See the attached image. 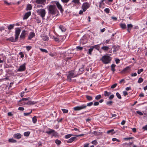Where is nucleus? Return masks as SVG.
I'll use <instances>...</instances> for the list:
<instances>
[{
	"label": "nucleus",
	"mask_w": 147,
	"mask_h": 147,
	"mask_svg": "<svg viewBox=\"0 0 147 147\" xmlns=\"http://www.w3.org/2000/svg\"><path fill=\"white\" fill-rule=\"evenodd\" d=\"M93 104L92 102H91L87 104V105L83 104L80 106H78L75 107L73 108L74 110L75 111H78L86 109L87 106H91Z\"/></svg>",
	"instance_id": "7ed1b4c3"
},
{
	"label": "nucleus",
	"mask_w": 147,
	"mask_h": 147,
	"mask_svg": "<svg viewBox=\"0 0 147 147\" xmlns=\"http://www.w3.org/2000/svg\"><path fill=\"white\" fill-rule=\"evenodd\" d=\"M104 11L105 12L108 13L109 12L110 10L109 9L107 8L105 9Z\"/></svg>",
	"instance_id": "864d4df0"
},
{
	"label": "nucleus",
	"mask_w": 147,
	"mask_h": 147,
	"mask_svg": "<svg viewBox=\"0 0 147 147\" xmlns=\"http://www.w3.org/2000/svg\"><path fill=\"white\" fill-rule=\"evenodd\" d=\"M131 67L129 66H127L124 68L122 71V73L128 72L130 70Z\"/></svg>",
	"instance_id": "ddd939ff"
},
{
	"label": "nucleus",
	"mask_w": 147,
	"mask_h": 147,
	"mask_svg": "<svg viewBox=\"0 0 147 147\" xmlns=\"http://www.w3.org/2000/svg\"><path fill=\"white\" fill-rule=\"evenodd\" d=\"M49 131H47L45 132L49 135L51 134V133H53V132H55V130L50 129H49Z\"/></svg>",
	"instance_id": "4be33fe9"
},
{
	"label": "nucleus",
	"mask_w": 147,
	"mask_h": 147,
	"mask_svg": "<svg viewBox=\"0 0 147 147\" xmlns=\"http://www.w3.org/2000/svg\"><path fill=\"white\" fill-rule=\"evenodd\" d=\"M21 134L19 133L15 134L13 135V137L14 138L18 139L20 138L21 137Z\"/></svg>",
	"instance_id": "a211bd4d"
},
{
	"label": "nucleus",
	"mask_w": 147,
	"mask_h": 147,
	"mask_svg": "<svg viewBox=\"0 0 147 147\" xmlns=\"http://www.w3.org/2000/svg\"><path fill=\"white\" fill-rule=\"evenodd\" d=\"M4 61V60H1L0 59V67L2 66V64H1L2 63H3Z\"/></svg>",
	"instance_id": "e2e57ef3"
},
{
	"label": "nucleus",
	"mask_w": 147,
	"mask_h": 147,
	"mask_svg": "<svg viewBox=\"0 0 147 147\" xmlns=\"http://www.w3.org/2000/svg\"><path fill=\"white\" fill-rule=\"evenodd\" d=\"M137 75V74L135 72L133 74H132L131 75V76H136Z\"/></svg>",
	"instance_id": "0e129e2a"
},
{
	"label": "nucleus",
	"mask_w": 147,
	"mask_h": 147,
	"mask_svg": "<svg viewBox=\"0 0 147 147\" xmlns=\"http://www.w3.org/2000/svg\"><path fill=\"white\" fill-rule=\"evenodd\" d=\"M100 60L105 64H107L110 62V57L108 55L103 56Z\"/></svg>",
	"instance_id": "20e7f679"
},
{
	"label": "nucleus",
	"mask_w": 147,
	"mask_h": 147,
	"mask_svg": "<svg viewBox=\"0 0 147 147\" xmlns=\"http://www.w3.org/2000/svg\"><path fill=\"white\" fill-rule=\"evenodd\" d=\"M42 39L43 40L47 41L49 40V37L47 35H44L42 36Z\"/></svg>",
	"instance_id": "6ab92c4d"
},
{
	"label": "nucleus",
	"mask_w": 147,
	"mask_h": 147,
	"mask_svg": "<svg viewBox=\"0 0 147 147\" xmlns=\"http://www.w3.org/2000/svg\"><path fill=\"white\" fill-rule=\"evenodd\" d=\"M49 14L52 15H55L58 11L56 5H51L47 6Z\"/></svg>",
	"instance_id": "f03ea898"
},
{
	"label": "nucleus",
	"mask_w": 147,
	"mask_h": 147,
	"mask_svg": "<svg viewBox=\"0 0 147 147\" xmlns=\"http://www.w3.org/2000/svg\"><path fill=\"white\" fill-rule=\"evenodd\" d=\"M144 71V69H138V70L137 73L138 74H140L141 72H143Z\"/></svg>",
	"instance_id": "58836bf2"
},
{
	"label": "nucleus",
	"mask_w": 147,
	"mask_h": 147,
	"mask_svg": "<svg viewBox=\"0 0 147 147\" xmlns=\"http://www.w3.org/2000/svg\"><path fill=\"white\" fill-rule=\"evenodd\" d=\"M8 141L9 142H10L16 143V140H14L13 138L9 139Z\"/></svg>",
	"instance_id": "cd10ccee"
},
{
	"label": "nucleus",
	"mask_w": 147,
	"mask_h": 147,
	"mask_svg": "<svg viewBox=\"0 0 147 147\" xmlns=\"http://www.w3.org/2000/svg\"><path fill=\"white\" fill-rule=\"evenodd\" d=\"M133 27V25L131 24H128L127 25V31L129 32H130L132 28Z\"/></svg>",
	"instance_id": "f3484780"
},
{
	"label": "nucleus",
	"mask_w": 147,
	"mask_h": 147,
	"mask_svg": "<svg viewBox=\"0 0 147 147\" xmlns=\"http://www.w3.org/2000/svg\"><path fill=\"white\" fill-rule=\"evenodd\" d=\"M120 46L118 45L113 46L111 49V50L113 52V53L114 54H116V52L118 50Z\"/></svg>",
	"instance_id": "6e6552de"
},
{
	"label": "nucleus",
	"mask_w": 147,
	"mask_h": 147,
	"mask_svg": "<svg viewBox=\"0 0 147 147\" xmlns=\"http://www.w3.org/2000/svg\"><path fill=\"white\" fill-rule=\"evenodd\" d=\"M142 129L144 130H147V124L142 127Z\"/></svg>",
	"instance_id": "4d7b16f0"
},
{
	"label": "nucleus",
	"mask_w": 147,
	"mask_h": 147,
	"mask_svg": "<svg viewBox=\"0 0 147 147\" xmlns=\"http://www.w3.org/2000/svg\"><path fill=\"white\" fill-rule=\"evenodd\" d=\"M76 140V137H73L69 139L67 141V143H70L72 142L73 141Z\"/></svg>",
	"instance_id": "dca6fc26"
},
{
	"label": "nucleus",
	"mask_w": 147,
	"mask_h": 147,
	"mask_svg": "<svg viewBox=\"0 0 147 147\" xmlns=\"http://www.w3.org/2000/svg\"><path fill=\"white\" fill-rule=\"evenodd\" d=\"M53 39L54 40L57 42H59L60 40H59V39L58 38V37H56L55 36H53Z\"/></svg>",
	"instance_id": "c9c22d12"
},
{
	"label": "nucleus",
	"mask_w": 147,
	"mask_h": 147,
	"mask_svg": "<svg viewBox=\"0 0 147 147\" xmlns=\"http://www.w3.org/2000/svg\"><path fill=\"white\" fill-rule=\"evenodd\" d=\"M144 80L142 78H140L138 81V82L139 84L143 82Z\"/></svg>",
	"instance_id": "2f4dec72"
},
{
	"label": "nucleus",
	"mask_w": 147,
	"mask_h": 147,
	"mask_svg": "<svg viewBox=\"0 0 147 147\" xmlns=\"http://www.w3.org/2000/svg\"><path fill=\"white\" fill-rule=\"evenodd\" d=\"M32 112V111H31V112L29 113H24V116H26L30 114Z\"/></svg>",
	"instance_id": "bf43d9fd"
},
{
	"label": "nucleus",
	"mask_w": 147,
	"mask_h": 147,
	"mask_svg": "<svg viewBox=\"0 0 147 147\" xmlns=\"http://www.w3.org/2000/svg\"><path fill=\"white\" fill-rule=\"evenodd\" d=\"M134 138L133 137H129L127 138H123V140H129L130 139H134Z\"/></svg>",
	"instance_id": "a19ab883"
},
{
	"label": "nucleus",
	"mask_w": 147,
	"mask_h": 147,
	"mask_svg": "<svg viewBox=\"0 0 147 147\" xmlns=\"http://www.w3.org/2000/svg\"><path fill=\"white\" fill-rule=\"evenodd\" d=\"M53 136L56 137L58 135V133L55 131V132H53Z\"/></svg>",
	"instance_id": "09e8293b"
},
{
	"label": "nucleus",
	"mask_w": 147,
	"mask_h": 147,
	"mask_svg": "<svg viewBox=\"0 0 147 147\" xmlns=\"http://www.w3.org/2000/svg\"><path fill=\"white\" fill-rule=\"evenodd\" d=\"M110 94V93L109 92H108L107 91H105L104 92V95L105 96L109 97V98L110 99V96H109Z\"/></svg>",
	"instance_id": "5701e85b"
},
{
	"label": "nucleus",
	"mask_w": 147,
	"mask_h": 147,
	"mask_svg": "<svg viewBox=\"0 0 147 147\" xmlns=\"http://www.w3.org/2000/svg\"><path fill=\"white\" fill-rule=\"evenodd\" d=\"M72 2H74L75 3L78 4L79 3V0H73Z\"/></svg>",
	"instance_id": "79ce46f5"
},
{
	"label": "nucleus",
	"mask_w": 147,
	"mask_h": 147,
	"mask_svg": "<svg viewBox=\"0 0 147 147\" xmlns=\"http://www.w3.org/2000/svg\"><path fill=\"white\" fill-rule=\"evenodd\" d=\"M26 63H24L23 65L20 66L19 68L18 69V71H22L25 70L26 68Z\"/></svg>",
	"instance_id": "9d476101"
},
{
	"label": "nucleus",
	"mask_w": 147,
	"mask_h": 147,
	"mask_svg": "<svg viewBox=\"0 0 147 147\" xmlns=\"http://www.w3.org/2000/svg\"><path fill=\"white\" fill-rule=\"evenodd\" d=\"M92 143L94 145H96L97 143V141L96 140H94L92 142Z\"/></svg>",
	"instance_id": "052dcab7"
},
{
	"label": "nucleus",
	"mask_w": 147,
	"mask_h": 147,
	"mask_svg": "<svg viewBox=\"0 0 147 147\" xmlns=\"http://www.w3.org/2000/svg\"><path fill=\"white\" fill-rule=\"evenodd\" d=\"M116 95L117 97L118 98H119V99H121V95L119 93L117 92L116 93Z\"/></svg>",
	"instance_id": "e433bc0d"
},
{
	"label": "nucleus",
	"mask_w": 147,
	"mask_h": 147,
	"mask_svg": "<svg viewBox=\"0 0 147 147\" xmlns=\"http://www.w3.org/2000/svg\"><path fill=\"white\" fill-rule=\"evenodd\" d=\"M73 135L72 134H69L65 136V138L66 139H68Z\"/></svg>",
	"instance_id": "f704fd0d"
},
{
	"label": "nucleus",
	"mask_w": 147,
	"mask_h": 147,
	"mask_svg": "<svg viewBox=\"0 0 147 147\" xmlns=\"http://www.w3.org/2000/svg\"><path fill=\"white\" fill-rule=\"evenodd\" d=\"M46 2V0H35V2L37 4L45 5Z\"/></svg>",
	"instance_id": "9b49d317"
},
{
	"label": "nucleus",
	"mask_w": 147,
	"mask_h": 147,
	"mask_svg": "<svg viewBox=\"0 0 147 147\" xmlns=\"http://www.w3.org/2000/svg\"><path fill=\"white\" fill-rule=\"evenodd\" d=\"M31 48H32V47L31 46H26V49L28 51H29V50H30L31 49Z\"/></svg>",
	"instance_id": "5fc2aeb1"
},
{
	"label": "nucleus",
	"mask_w": 147,
	"mask_h": 147,
	"mask_svg": "<svg viewBox=\"0 0 147 147\" xmlns=\"http://www.w3.org/2000/svg\"><path fill=\"white\" fill-rule=\"evenodd\" d=\"M37 121L36 117V116H34L32 118V121L34 123H35Z\"/></svg>",
	"instance_id": "7c9ffc66"
},
{
	"label": "nucleus",
	"mask_w": 147,
	"mask_h": 147,
	"mask_svg": "<svg viewBox=\"0 0 147 147\" xmlns=\"http://www.w3.org/2000/svg\"><path fill=\"white\" fill-rule=\"evenodd\" d=\"M30 97H28L26 98H23L21 100L19 101V102H21L22 100H28L30 99Z\"/></svg>",
	"instance_id": "a18cd8bd"
},
{
	"label": "nucleus",
	"mask_w": 147,
	"mask_h": 147,
	"mask_svg": "<svg viewBox=\"0 0 147 147\" xmlns=\"http://www.w3.org/2000/svg\"><path fill=\"white\" fill-rule=\"evenodd\" d=\"M36 103V102L31 101H28L26 103L27 104L29 105H33Z\"/></svg>",
	"instance_id": "a878e982"
},
{
	"label": "nucleus",
	"mask_w": 147,
	"mask_h": 147,
	"mask_svg": "<svg viewBox=\"0 0 147 147\" xmlns=\"http://www.w3.org/2000/svg\"><path fill=\"white\" fill-rule=\"evenodd\" d=\"M31 13L30 11H29L25 13L23 17V19L25 20L27 19L28 17L31 15Z\"/></svg>",
	"instance_id": "2eb2a0df"
},
{
	"label": "nucleus",
	"mask_w": 147,
	"mask_h": 147,
	"mask_svg": "<svg viewBox=\"0 0 147 147\" xmlns=\"http://www.w3.org/2000/svg\"><path fill=\"white\" fill-rule=\"evenodd\" d=\"M86 98L88 100H91L92 99V97L91 96L86 95Z\"/></svg>",
	"instance_id": "c85d7f7f"
},
{
	"label": "nucleus",
	"mask_w": 147,
	"mask_h": 147,
	"mask_svg": "<svg viewBox=\"0 0 147 147\" xmlns=\"http://www.w3.org/2000/svg\"><path fill=\"white\" fill-rule=\"evenodd\" d=\"M100 44H99L98 45H94L92 47V48H95L96 49H97L100 47Z\"/></svg>",
	"instance_id": "ea45409f"
},
{
	"label": "nucleus",
	"mask_w": 147,
	"mask_h": 147,
	"mask_svg": "<svg viewBox=\"0 0 147 147\" xmlns=\"http://www.w3.org/2000/svg\"><path fill=\"white\" fill-rule=\"evenodd\" d=\"M56 6L58 8L60 11L61 12H62L63 10L61 5L58 2H56Z\"/></svg>",
	"instance_id": "f8f14e48"
},
{
	"label": "nucleus",
	"mask_w": 147,
	"mask_h": 147,
	"mask_svg": "<svg viewBox=\"0 0 147 147\" xmlns=\"http://www.w3.org/2000/svg\"><path fill=\"white\" fill-rule=\"evenodd\" d=\"M59 28L61 30L62 32H64L66 30V28L65 27L63 26H60Z\"/></svg>",
	"instance_id": "393cba45"
},
{
	"label": "nucleus",
	"mask_w": 147,
	"mask_h": 147,
	"mask_svg": "<svg viewBox=\"0 0 147 147\" xmlns=\"http://www.w3.org/2000/svg\"><path fill=\"white\" fill-rule=\"evenodd\" d=\"M40 49V51L42 52H45L46 53H48L47 51L45 49H43L41 48Z\"/></svg>",
	"instance_id": "3c124183"
},
{
	"label": "nucleus",
	"mask_w": 147,
	"mask_h": 147,
	"mask_svg": "<svg viewBox=\"0 0 147 147\" xmlns=\"http://www.w3.org/2000/svg\"><path fill=\"white\" fill-rule=\"evenodd\" d=\"M55 143L57 145H59L61 143V142L60 140L58 139H56L55 141Z\"/></svg>",
	"instance_id": "473e14b6"
},
{
	"label": "nucleus",
	"mask_w": 147,
	"mask_h": 147,
	"mask_svg": "<svg viewBox=\"0 0 147 147\" xmlns=\"http://www.w3.org/2000/svg\"><path fill=\"white\" fill-rule=\"evenodd\" d=\"M99 105V103L98 102H95L94 104V106H97L98 105Z\"/></svg>",
	"instance_id": "338daca9"
},
{
	"label": "nucleus",
	"mask_w": 147,
	"mask_h": 147,
	"mask_svg": "<svg viewBox=\"0 0 147 147\" xmlns=\"http://www.w3.org/2000/svg\"><path fill=\"white\" fill-rule=\"evenodd\" d=\"M120 26L122 29H124L126 28V26L125 24L121 23L120 24Z\"/></svg>",
	"instance_id": "412c9836"
},
{
	"label": "nucleus",
	"mask_w": 147,
	"mask_h": 147,
	"mask_svg": "<svg viewBox=\"0 0 147 147\" xmlns=\"http://www.w3.org/2000/svg\"><path fill=\"white\" fill-rule=\"evenodd\" d=\"M76 76V75L73 72H71L67 76V80L70 82L72 81L71 78Z\"/></svg>",
	"instance_id": "423d86ee"
},
{
	"label": "nucleus",
	"mask_w": 147,
	"mask_h": 147,
	"mask_svg": "<svg viewBox=\"0 0 147 147\" xmlns=\"http://www.w3.org/2000/svg\"><path fill=\"white\" fill-rule=\"evenodd\" d=\"M36 21L38 23H40L41 22V20L39 19H37L36 20Z\"/></svg>",
	"instance_id": "774afa93"
},
{
	"label": "nucleus",
	"mask_w": 147,
	"mask_h": 147,
	"mask_svg": "<svg viewBox=\"0 0 147 147\" xmlns=\"http://www.w3.org/2000/svg\"><path fill=\"white\" fill-rule=\"evenodd\" d=\"M93 48H92L89 49L88 53L90 55H91L92 54V52L93 51Z\"/></svg>",
	"instance_id": "4c0bfd02"
},
{
	"label": "nucleus",
	"mask_w": 147,
	"mask_h": 147,
	"mask_svg": "<svg viewBox=\"0 0 147 147\" xmlns=\"http://www.w3.org/2000/svg\"><path fill=\"white\" fill-rule=\"evenodd\" d=\"M27 34V32L25 30H23L20 36V39H24L26 37V35Z\"/></svg>",
	"instance_id": "1a4fd4ad"
},
{
	"label": "nucleus",
	"mask_w": 147,
	"mask_h": 147,
	"mask_svg": "<svg viewBox=\"0 0 147 147\" xmlns=\"http://www.w3.org/2000/svg\"><path fill=\"white\" fill-rule=\"evenodd\" d=\"M101 97V95H98L96 97L95 99L96 100H98Z\"/></svg>",
	"instance_id": "49530a36"
},
{
	"label": "nucleus",
	"mask_w": 147,
	"mask_h": 147,
	"mask_svg": "<svg viewBox=\"0 0 147 147\" xmlns=\"http://www.w3.org/2000/svg\"><path fill=\"white\" fill-rule=\"evenodd\" d=\"M136 113L138 114L140 116H142L143 115V113H142L141 112V111H136Z\"/></svg>",
	"instance_id": "8fccbe9b"
},
{
	"label": "nucleus",
	"mask_w": 147,
	"mask_h": 147,
	"mask_svg": "<svg viewBox=\"0 0 147 147\" xmlns=\"http://www.w3.org/2000/svg\"><path fill=\"white\" fill-rule=\"evenodd\" d=\"M26 8L28 10H30L32 9V6L30 4H28L27 5Z\"/></svg>",
	"instance_id": "c756f323"
},
{
	"label": "nucleus",
	"mask_w": 147,
	"mask_h": 147,
	"mask_svg": "<svg viewBox=\"0 0 147 147\" xmlns=\"http://www.w3.org/2000/svg\"><path fill=\"white\" fill-rule=\"evenodd\" d=\"M14 26L15 25L14 24L9 25L8 26H7L8 30L9 31L10 30L13 29Z\"/></svg>",
	"instance_id": "b1692460"
},
{
	"label": "nucleus",
	"mask_w": 147,
	"mask_h": 147,
	"mask_svg": "<svg viewBox=\"0 0 147 147\" xmlns=\"http://www.w3.org/2000/svg\"><path fill=\"white\" fill-rule=\"evenodd\" d=\"M123 93L124 95L125 96H126L128 94L127 92L125 91H124L123 92Z\"/></svg>",
	"instance_id": "680f3d73"
},
{
	"label": "nucleus",
	"mask_w": 147,
	"mask_h": 147,
	"mask_svg": "<svg viewBox=\"0 0 147 147\" xmlns=\"http://www.w3.org/2000/svg\"><path fill=\"white\" fill-rule=\"evenodd\" d=\"M62 111H63V113H67L68 112V110L65 109H62Z\"/></svg>",
	"instance_id": "c03bdc74"
},
{
	"label": "nucleus",
	"mask_w": 147,
	"mask_h": 147,
	"mask_svg": "<svg viewBox=\"0 0 147 147\" xmlns=\"http://www.w3.org/2000/svg\"><path fill=\"white\" fill-rule=\"evenodd\" d=\"M18 110L20 111H23L24 110V108L22 107H19L18 109Z\"/></svg>",
	"instance_id": "69168bd1"
},
{
	"label": "nucleus",
	"mask_w": 147,
	"mask_h": 147,
	"mask_svg": "<svg viewBox=\"0 0 147 147\" xmlns=\"http://www.w3.org/2000/svg\"><path fill=\"white\" fill-rule=\"evenodd\" d=\"M89 4L88 2L84 3L82 6L84 11H85L89 7Z\"/></svg>",
	"instance_id": "0eeeda50"
},
{
	"label": "nucleus",
	"mask_w": 147,
	"mask_h": 147,
	"mask_svg": "<svg viewBox=\"0 0 147 147\" xmlns=\"http://www.w3.org/2000/svg\"><path fill=\"white\" fill-rule=\"evenodd\" d=\"M117 84L116 83H115L113 85H112L111 86V88H115L117 86Z\"/></svg>",
	"instance_id": "603ef678"
},
{
	"label": "nucleus",
	"mask_w": 147,
	"mask_h": 147,
	"mask_svg": "<svg viewBox=\"0 0 147 147\" xmlns=\"http://www.w3.org/2000/svg\"><path fill=\"white\" fill-rule=\"evenodd\" d=\"M35 36V34L33 32H30L28 36V39L30 40L32 39V38Z\"/></svg>",
	"instance_id": "4468645a"
},
{
	"label": "nucleus",
	"mask_w": 147,
	"mask_h": 147,
	"mask_svg": "<svg viewBox=\"0 0 147 147\" xmlns=\"http://www.w3.org/2000/svg\"><path fill=\"white\" fill-rule=\"evenodd\" d=\"M115 66H116V65L114 64H112L111 65V70L113 71V74L114 73V72L115 71Z\"/></svg>",
	"instance_id": "aec40b11"
},
{
	"label": "nucleus",
	"mask_w": 147,
	"mask_h": 147,
	"mask_svg": "<svg viewBox=\"0 0 147 147\" xmlns=\"http://www.w3.org/2000/svg\"><path fill=\"white\" fill-rule=\"evenodd\" d=\"M112 140L114 142L115 141H117V142H120V140H118L115 138H112Z\"/></svg>",
	"instance_id": "de8ad7c7"
},
{
	"label": "nucleus",
	"mask_w": 147,
	"mask_h": 147,
	"mask_svg": "<svg viewBox=\"0 0 147 147\" xmlns=\"http://www.w3.org/2000/svg\"><path fill=\"white\" fill-rule=\"evenodd\" d=\"M30 134V131H27L26 132H25L24 133V135L25 136H29Z\"/></svg>",
	"instance_id": "72a5a7b5"
},
{
	"label": "nucleus",
	"mask_w": 147,
	"mask_h": 147,
	"mask_svg": "<svg viewBox=\"0 0 147 147\" xmlns=\"http://www.w3.org/2000/svg\"><path fill=\"white\" fill-rule=\"evenodd\" d=\"M115 61L116 63L117 64H118L120 62V60L117 58H115Z\"/></svg>",
	"instance_id": "37998d69"
},
{
	"label": "nucleus",
	"mask_w": 147,
	"mask_h": 147,
	"mask_svg": "<svg viewBox=\"0 0 147 147\" xmlns=\"http://www.w3.org/2000/svg\"><path fill=\"white\" fill-rule=\"evenodd\" d=\"M37 12L38 15L40 16L42 19H44L46 13V11L44 9H38L37 11Z\"/></svg>",
	"instance_id": "39448f33"
},
{
	"label": "nucleus",
	"mask_w": 147,
	"mask_h": 147,
	"mask_svg": "<svg viewBox=\"0 0 147 147\" xmlns=\"http://www.w3.org/2000/svg\"><path fill=\"white\" fill-rule=\"evenodd\" d=\"M115 133V131H114V130L113 129H111V134H113Z\"/></svg>",
	"instance_id": "13d9d810"
},
{
	"label": "nucleus",
	"mask_w": 147,
	"mask_h": 147,
	"mask_svg": "<svg viewBox=\"0 0 147 147\" xmlns=\"http://www.w3.org/2000/svg\"><path fill=\"white\" fill-rule=\"evenodd\" d=\"M76 49H77V50H82L83 48L80 46H78L76 47Z\"/></svg>",
	"instance_id": "6e6d98bb"
},
{
	"label": "nucleus",
	"mask_w": 147,
	"mask_h": 147,
	"mask_svg": "<svg viewBox=\"0 0 147 147\" xmlns=\"http://www.w3.org/2000/svg\"><path fill=\"white\" fill-rule=\"evenodd\" d=\"M21 30L19 28H16L15 29V38L13 37H10L7 38L6 40L10 41L12 42H15L17 41L18 39V37L21 32Z\"/></svg>",
	"instance_id": "f257e3e1"
},
{
	"label": "nucleus",
	"mask_w": 147,
	"mask_h": 147,
	"mask_svg": "<svg viewBox=\"0 0 147 147\" xmlns=\"http://www.w3.org/2000/svg\"><path fill=\"white\" fill-rule=\"evenodd\" d=\"M101 49L104 51H107L109 49V48L107 46H103L102 47Z\"/></svg>",
	"instance_id": "bb28decb"
}]
</instances>
